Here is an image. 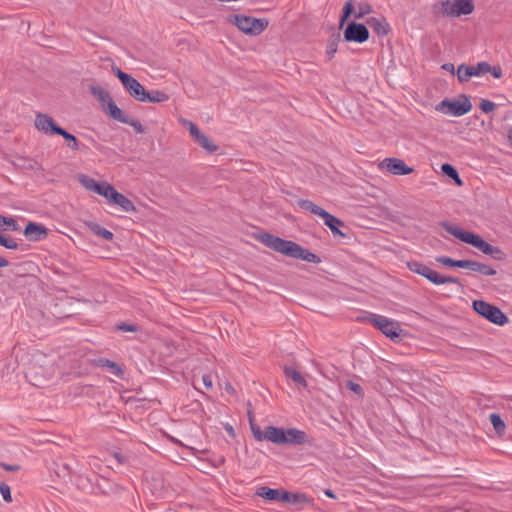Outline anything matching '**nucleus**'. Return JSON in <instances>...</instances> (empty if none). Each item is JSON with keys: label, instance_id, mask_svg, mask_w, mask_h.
Wrapping results in <instances>:
<instances>
[{"label": "nucleus", "instance_id": "obj_14", "mask_svg": "<svg viewBox=\"0 0 512 512\" xmlns=\"http://www.w3.org/2000/svg\"><path fill=\"white\" fill-rule=\"evenodd\" d=\"M379 168L393 175H408L413 172L411 167H408L405 162L398 158H386L380 162Z\"/></svg>", "mask_w": 512, "mask_h": 512}, {"label": "nucleus", "instance_id": "obj_26", "mask_svg": "<svg viewBox=\"0 0 512 512\" xmlns=\"http://www.w3.org/2000/svg\"><path fill=\"white\" fill-rule=\"evenodd\" d=\"M89 228L95 235H97L107 241H111L113 239V233L111 231L107 230L106 228L100 226L99 224L90 223Z\"/></svg>", "mask_w": 512, "mask_h": 512}, {"label": "nucleus", "instance_id": "obj_23", "mask_svg": "<svg viewBox=\"0 0 512 512\" xmlns=\"http://www.w3.org/2000/svg\"><path fill=\"white\" fill-rule=\"evenodd\" d=\"M284 374L288 379H291L298 386L303 388L307 386L305 378L296 369L292 367H285Z\"/></svg>", "mask_w": 512, "mask_h": 512}, {"label": "nucleus", "instance_id": "obj_5", "mask_svg": "<svg viewBox=\"0 0 512 512\" xmlns=\"http://www.w3.org/2000/svg\"><path fill=\"white\" fill-rule=\"evenodd\" d=\"M407 266L410 271L425 277L427 280H429L435 285L453 283L459 285L460 287H463L462 283L458 278L440 275L438 272H436L435 270L431 269L430 267L421 262L410 261L407 263Z\"/></svg>", "mask_w": 512, "mask_h": 512}, {"label": "nucleus", "instance_id": "obj_21", "mask_svg": "<svg viewBox=\"0 0 512 512\" xmlns=\"http://www.w3.org/2000/svg\"><path fill=\"white\" fill-rule=\"evenodd\" d=\"M367 23L379 35H386L389 32V25L384 18H370Z\"/></svg>", "mask_w": 512, "mask_h": 512}, {"label": "nucleus", "instance_id": "obj_51", "mask_svg": "<svg viewBox=\"0 0 512 512\" xmlns=\"http://www.w3.org/2000/svg\"><path fill=\"white\" fill-rule=\"evenodd\" d=\"M335 51H336V50H335V48H331V49H330V52H331V53H332V52H335Z\"/></svg>", "mask_w": 512, "mask_h": 512}, {"label": "nucleus", "instance_id": "obj_4", "mask_svg": "<svg viewBox=\"0 0 512 512\" xmlns=\"http://www.w3.org/2000/svg\"><path fill=\"white\" fill-rule=\"evenodd\" d=\"M452 75H457L460 82H466L471 77H480L490 73L494 78H500L503 74L501 66H442Z\"/></svg>", "mask_w": 512, "mask_h": 512}, {"label": "nucleus", "instance_id": "obj_13", "mask_svg": "<svg viewBox=\"0 0 512 512\" xmlns=\"http://www.w3.org/2000/svg\"><path fill=\"white\" fill-rule=\"evenodd\" d=\"M116 73L129 95L135 100L142 102V97H144L146 93L144 87L135 78L124 73L120 69H117Z\"/></svg>", "mask_w": 512, "mask_h": 512}, {"label": "nucleus", "instance_id": "obj_33", "mask_svg": "<svg viewBox=\"0 0 512 512\" xmlns=\"http://www.w3.org/2000/svg\"><path fill=\"white\" fill-rule=\"evenodd\" d=\"M100 363L103 367H107L110 370V372L115 376H120L123 373L121 367L113 361H110L108 359H101Z\"/></svg>", "mask_w": 512, "mask_h": 512}, {"label": "nucleus", "instance_id": "obj_30", "mask_svg": "<svg viewBox=\"0 0 512 512\" xmlns=\"http://www.w3.org/2000/svg\"><path fill=\"white\" fill-rule=\"evenodd\" d=\"M58 135H61L68 142V147L70 149H72L74 151L79 149V142L74 135L67 132L63 128H61L60 133H58Z\"/></svg>", "mask_w": 512, "mask_h": 512}, {"label": "nucleus", "instance_id": "obj_41", "mask_svg": "<svg viewBox=\"0 0 512 512\" xmlns=\"http://www.w3.org/2000/svg\"><path fill=\"white\" fill-rule=\"evenodd\" d=\"M346 387L359 396H363V388L358 383L347 381Z\"/></svg>", "mask_w": 512, "mask_h": 512}, {"label": "nucleus", "instance_id": "obj_12", "mask_svg": "<svg viewBox=\"0 0 512 512\" xmlns=\"http://www.w3.org/2000/svg\"><path fill=\"white\" fill-rule=\"evenodd\" d=\"M181 123L183 126L188 128L189 133L194 141L208 153H214L218 150V146L208 136L202 133L196 124H194L192 121L182 119Z\"/></svg>", "mask_w": 512, "mask_h": 512}, {"label": "nucleus", "instance_id": "obj_47", "mask_svg": "<svg viewBox=\"0 0 512 512\" xmlns=\"http://www.w3.org/2000/svg\"><path fill=\"white\" fill-rule=\"evenodd\" d=\"M114 457L116 458V460L119 462V463H123L124 462V458L118 454V453H115L114 454Z\"/></svg>", "mask_w": 512, "mask_h": 512}, {"label": "nucleus", "instance_id": "obj_36", "mask_svg": "<svg viewBox=\"0 0 512 512\" xmlns=\"http://www.w3.org/2000/svg\"><path fill=\"white\" fill-rule=\"evenodd\" d=\"M0 245L12 250H16L18 248V243L14 239L4 237L2 235H0Z\"/></svg>", "mask_w": 512, "mask_h": 512}, {"label": "nucleus", "instance_id": "obj_34", "mask_svg": "<svg viewBox=\"0 0 512 512\" xmlns=\"http://www.w3.org/2000/svg\"><path fill=\"white\" fill-rule=\"evenodd\" d=\"M2 225H6L7 228L11 231H18L19 226L17 224V221L12 217H5L0 215V227Z\"/></svg>", "mask_w": 512, "mask_h": 512}, {"label": "nucleus", "instance_id": "obj_11", "mask_svg": "<svg viewBox=\"0 0 512 512\" xmlns=\"http://www.w3.org/2000/svg\"><path fill=\"white\" fill-rule=\"evenodd\" d=\"M474 5L471 0H448L442 3L443 14L450 17H459L473 12Z\"/></svg>", "mask_w": 512, "mask_h": 512}, {"label": "nucleus", "instance_id": "obj_17", "mask_svg": "<svg viewBox=\"0 0 512 512\" xmlns=\"http://www.w3.org/2000/svg\"><path fill=\"white\" fill-rule=\"evenodd\" d=\"M24 235L28 240L35 242L45 239L48 232L44 226L35 222H29L24 229Z\"/></svg>", "mask_w": 512, "mask_h": 512}, {"label": "nucleus", "instance_id": "obj_29", "mask_svg": "<svg viewBox=\"0 0 512 512\" xmlns=\"http://www.w3.org/2000/svg\"><path fill=\"white\" fill-rule=\"evenodd\" d=\"M298 206L301 208V209H304V210H307V211H310L312 214H315V215H320L321 212L324 210L323 208L315 205L312 201L310 200H304V199H300L298 200L297 202Z\"/></svg>", "mask_w": 512, "mask_h": 512}, {"label": "nucleus", "instance_id": "obj_39", "mask_svg": "<svg viewBox=\"0 0 512 512\" xmlns=\"http://www.w3.org/2000/svg\"><path fill=\"white\" fill-rule=\"evenodd\" d=\"M371 12V6L367 3L360 4L358 7V12L355 15L356 19L362 18L364 15L369 14Z\"/></svg>", "mask_w": 512, "mask_h": 512}, {"label": "nucleus", "instance_id": "obj_6", "mask_svg": "<svg viewBox=\"0 0 512 512\" xmlns=\"http://www.w3.org/2000/svg\"><path fill=\"white\" fill-rule=\"evenodd\" d=\"M472 109V103L465 94L460 95L457 99H444L436 105V110L446 115L460 117Z\"/></svg>", "mask_w": 512, "mask_h": 512}, {"label": "nucleus", "instance_id": "obj_10", "mask_svg": "<svg viewBox=\"0 0 512 512\" xmlns=\"http://www.w3.org/2000/svg\"><path fill=\"white\" fill-rule=\"evenodd\" d=\"M369 322L392 340L400 337L401 328L397 321L382 315L372 314L369 317Z\"/></svg>", "mask_w": 512, "mask_h": 512}, {"label": "nucleus", "instance_id": "obj_37", "mask_svg": "<svg viewBox=\"0 0 512 512\" xmlns=\"http://www.w3.org/2000/svg\"><path fill=\"white\" fill-rule=\"evenodd\" d=\"M479 107L484 113H490L495 110L496 105L490 100L482 99Z\"/></svg>", "mask_w": 512, "mask_h": 512}, {"label": "nucleus", "instance_id": "obj_40", "mask_svg": "<svg viewBox=\"0 0 512 512\" xmlns=\"http://www.w3.org/2000/svg\"><path fill=\"white\" fill-rule=\"evenodd\" d=\"M353 10V5L351 1H347L343 7V15L341 17V24H343L348 17L351 15Z\"/></svg>", "mask_w": 512, "mask_h": 512}, {"label": "nucleus", "instance_id": "obj_50", "mask_svg": "<svg viewBox=\"0 0 512 512\" xmlns=\"http://www.w3.org/2000/svg\"><path fill=\"white\" fill-rule=\"evenodd\" d=\"M299 497H300V495H298V494H293V495H291L292 502H296V501H298V498H299Z\"/></svg>", "mask_w": 512, "mask_h": 512}, {"label": "nucleus", "instance_id": "obj_28", "mask_svg": "<svg viewBox=\"0 0 512 512\" xmlns=\"http://www.w3.org/2000/svg\"><path fill=\"white\" fill-rule=\"evenodd\" d=\"M79 182L84 188L93 192H96L100 186L99 182L84 174L79 175Z\"/></svg>", "mask_w": 512, "mask_h": 512}, {"label": "nucleus", "instance_id": "obj_32", "mask_svg": "<svg viewBox=\"0 0 512 512\" xmlns=\"http://www.w3.org/2000/svg\"><path fill=\"white\" fill-rule=\"evenodd\" d=\"M490 422L498 433H503L506 426L499 414L492 413L489 416Z\"/></svg>", "mask_w": 512, "mask_h": 512}, {"label": "nucleus", "instance_id": "obj_7", "mask_svg": "<svg viewBox=\"0 0 512 512\" xmlns=\"http://www.w3.org/2000/svg\"><path fill=\"white\" fill-rule=\"evenodd\" d=\"M229 21L235 24L239 30L248 35H259L268 26L265 19H257L245 15H233Z\"/></svg>", "mask_w": 512, "mask_h": 512}, {"label": "nucleus", "instance_id": "obj_1", "mask_svg": "<svg viewBox=\"0 0 512 512\" xmlns=\"http://www.w3.org/2000/svg\"><path fill=\"white\" fill-rule=\"evenodd\" d=\"M250 429L257 441L268 440L279 445H303L311 443L307 434L296 428L283 429L275 426H268L265 431H262L259 426L250 419Z\"/></svg>", "mask_w": 512, "mask_h": 512}, {"label": "nucleus", "instance_id": "obj_42", "mask_svg": "<svg viewBox=\"0 0 512 512\" xmlns=\"http://www.w3.org/2000/svg\"><path fill=\"white\" fill-rule=\"evenodd\" d=\"M117 329L124 332H134L136 331V327L132 324L128 323H120L117 325Z\"/></svg>", "mask_w": 512, "mask_h": 512}, {"label": "nucleus", "instance_id": "obj_44", "mask_svg": "<svg viewBox=\"0 0 512 512\" xmlns=\"http://www.w3.org/2000/svg\"><path fill=\"white\" fill-rule=\"evenodd\" d=\"M202 382L204 384V386L208 389V390H212L213 389V381H212V378L210 375H203L202 376Z\"/></svg>", "mask_w": 512, "mask_h": 512}, {"label": "nucleus", "instance_id": "obj_25", "mask_svg": "<svg viewBox=\"0 0 512 512\" xmlns=\"http://www.w3.org/2000/svg\"><path fill=\"white\" fill-rule=\"evenodd\" d=\"M114 120L132 126L137 133H144L145 131L144 127L138 120L129 118L123 113V111H121V116L119 118H115Z\"/></svg>", "mask_w": 512, "mask_h": 512}, {"label": "nucleus", "instance_id": "obj_18", "mask_svg": "<svg viewBox=\"0 0 512 512\" xmlns=\"http://www.w3.org/2000/svg\"><path fill=\"white\" fill-rule=\"evenodd\" d=\"M319 216L323 218L325 225L330 228L333 234L343 235V233L338 229L339 226L344 225L342 220L331 215L325 210H323Z\"/></svg>", "mask_w": 512, "mask_h": 512}, {"label": "nucleus", "instance_id": "obj_38", "mask_svg": "<svg viewBox=\"0 0 512 512\" xmlns=\"http://www.w3.org/2000/svg\"><path fill=\"white\" fill-rule=\"evenodd\" d=\"M0 494L2 495L3 499L6 502H11L12 501L11 490H10L9 485H7L6 483H1L0 484Z\"/></svg>", "mask_w": 512, "mask_h": 512}, {"label": "nucleus", "instance_id": "obj_27", "mask_svg": "<svg viewBox=\"0 0 512 512\" xmlns=\"http://www.w3.org/2000/svg\"><path fill=\"white\" fill-rule=\"evenodd\" d=\"M280 494L279 489H272L269 487H260L257 491V495L260 497L269 500V501H277L278 495Z\"/></svg>", "mask_w": 512, "mask_h": 512}, {"label": "nucleus", "instance_id": "obj_9", "mask_svg": "<svg viewBox=\"0 0 512 512\" xmlns=\"http://www.w3.org/2000/svg\"><path fill=\"white\" fill-rule=\"evenodd\" d=\"M474 310L490 322L502 326L508 322V317L496 306L483 300L473 301Z\"/></svg>", "mask_w": 512, "mask_h": 512}, {"label": "nucleus", "instance_id": "obj_43", "mask_svg": "<svg viewBox=\"0 0 512 512\" xmlns=\"http://www.w3.org/2000/svg\"><path fill=\"white\" fill-rule=\"evenodd\" d=\"M280 502H292L291 494L287 491L280 490V494L278 495V500Z\"/></svg>", "mask_w": 512, "mask_h": 512}, {"label": "nucleus", "instance_id": "obj_22", "mask_svg": "<svg viewBox=\"0 0 512 512\" xmlns=\"http://www.w3.org/2000/svg\"><path fill=\"white\" fill-rule=\"evenodd\" d=\"M142 99V102L161 103L167 101L169 99V96L163 91L152 90L150 92L146 91Z\"/></svg>", "mask_w": 512, "mask_h": 512}, {"label": "nucleus", "instance_id": "obj_31", "mask_svg": "<svg viewBox=\"0 0 512 512\" xmlns=\"http://www.w3.org/2000/svg\"><path fill=\"white\" fill-rule=\"evenodd\" d=\"M116 192L115 188L108 183H100L99 189L95 192L109 201L112 199L113 194Z\"/></svg>", "mask_w": 512, "mask_h": 512}, {"label": "nucleus", "instance_id": "obj_2", "mask_svg": "<svg viewBox=\"0 0 512 512\" xmlns=\"http://www.w3.org/2000/svg\"><path fill=\"white\" fill-rule=\"evenodd\" d=\"M256 239L266 247L285 256L294 259H301L314 264L321 262V259L318 255L303 248L296 242L282 239L270 233H260L256 236Z\"/></svg>", "mask_w": 512, "mask_h": 512}, {"label": "nucleus", "instance_id": "obj_35", "mask_svg": "<svg viewBox=\"0 0 512 512\" xmlns=\"http://www.w3.org/2000/svg\"><path fill=\"white\" fill-rule=\"evenodd\" d=\"M442 171L447 176H449L450 178L456 180L458 184L461 183V180L459 178L458 172L456 171V169L452 165H450V164H443L442 165Z\"/></svg>", "mask_w": 512, "mask_h": 512}, {"label": "nucleus", "instance_id": "obj_46", "mask_svg": "<svg viewBox=\"0 0 512 512\" xmlns=\"http://www.w3.org/2000/svg\"><path fill=\"white\" fill-rule=\"evenodd\" d=\"M8 265H9V262L6 259L0 257V268L6 267Z\"/></svg>", "mask_w": 512, "mask_h": 512}, {"label": "nucleus", "instance_id": "obj_3", "mask_svg": "<svg viewBox=\"0 0 512 512\" xmlns=\"http://www.w3.org/2000/svg\"><path fill=\"white\" fill-rule=\"evenodd\" d=\"M441 226L455 238L474 246L482 253L490 255L497 260H501L503 258V251L499 247L489 244L479 235L463 230L458 226L451 225L448 222H442Z\"/></svg>", "mask_w": 512, "mask_h": 512}, {"label": "nucleus", "instance_id": "obj_48", "mask_svg": "<svg viewBox=\"0 0 512 512\" xmlns=\"http://www.w3.org/2000/svg\"><path fill=\"white\" fill-rule=\"evenodd\" d=\"M324 493H325V495H327L330 498H335V495L332 490H329V489L325 490Z\"/></svg>", "mask_w": 512, "mask_h": 512}, {"label": "nucleus", "instance_id": "obj_45", "mask_svg": "<svg viewBox=\"0 0 512 512\" xmlns=\"http://www.w3.org/2000/svg\"><path fill=\"white\" fill-rule=\"evenodd\" d=\"M0 465L7 471H17L19 469V466L17 465H8L4 463H1Z\"/></svg>", "mask_w": 512, "mask_h": 512}, {"label": "nucleus", "instance_id": "obj_8", "mask_svg": "<svg viewBox=\"0 0 512 512\" xmlns=\"http://www.w3.org/2000/svg\"><path fill=\"white\" fill-rule=\"evenodd\" d=\"M91 94L100 103L103 111L108 114L112 119L119 118L121 116V109L115 104L110 93L99 85H93L90 87Z\"/></svg>", "mask_w": 512, "mask_h": 512}, {"label": "nucleus", "instance_id": "obj_15", "mask_svg": "<svg viewBox=\"0 0 512 512\" xmlns=\"http://www.w3.org/2000/svg\"><path fill=\"white\" fill-rule=\"evenodd\" d=\"M35 127L37 130L43 132L46 135H52L60 133L61 127L58 126L52 117L44 113H37L35 116Z\"/></svg>", "mask_w": 512, "mask_h": 512}, {"label": "nucleus", "instance_id": "obj_20", "mask_svg": "<svg viewBox=\"0 0 512 512\" xmlns=\"http://www.w3.org/2000/svg\"><path fill=\"white\" fill-rule=\"evenodd\" d=\"M467 269L486 276H493L496 274V270L492 267L472 260L468 261Z\"/></svg>", "mask_w": 512, "mask_h": 512}, {"label": "nucleus", "instance_id": "obj_24", "mask_svg": "<svg viewBox=\"0 0 512 512\" xmlns=\"http://www.w3.org/2000/svg\"><path fill=\"white\" fill-rule=\"evenodd\" d=\"M436 261L448 267H458L467 269L469 260H454L448 256H438L436 257Z\"/></svg>", "mask_w": 512, "mask_h": 512}, {"label": "nucleus", "instance_id": "obj_16", "mask_svg": "<svg viewBox=\"0 0 512 512\" xmlns=\"http://www.w3.org/2000/svg\"><path fill=\"white\" fill-rule=\"evenodd\" d=\"M344 37L347 41L362 43L368 39L369 32L365 25L351 23L347 26Z\"/></svg>", "mask_w": 512, "mask_h": 512}, {"label": "nucleus", "instance_id": "obj_19", "mask_svg": "<svg viewBox=\"0 0 512 512\" xmlns=\"http://www.w3.org/2000/svg\"><path fill=\"white\" fill-rule=\"evenodd\" d=\"M110 202L115 205H118L125 212H130V211L135 210L133 203L126 196H124L123 194H121L117 191L113 194V197L110 200Z\"/></svg>", "mask_w": 512, "mask_h": 512}, {"label": "nucleus", "instance_id": "obj_49", "mask_svg": "<svg viewBox=\"0 0 512 512\" xmlns=\"http://www.w3.org/2000/svg\"><path fill=\"white\" fill-rule=\"evenodd\" d=\"M508 139H509L510 144L512 146V127L508 130Z\"/></svg>", "mask_w": 512, "mask_h": 512}]
</instances>
